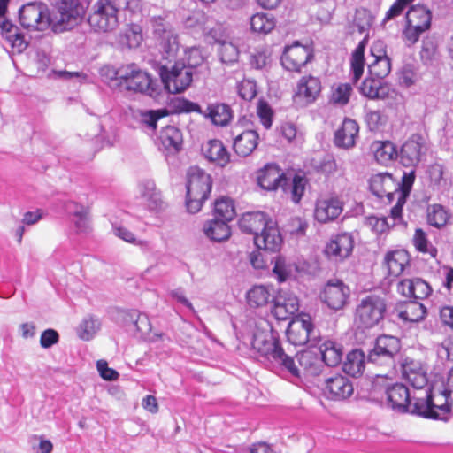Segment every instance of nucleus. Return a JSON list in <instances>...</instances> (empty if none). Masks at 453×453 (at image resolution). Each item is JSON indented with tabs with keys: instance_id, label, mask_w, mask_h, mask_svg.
<instances>
[{
	"instance_id": "nucleus-20",
	"label": "nucleus",
	"mask_w": 453,
	"mask_h": 453,
	"mask_svg": "<svg viewBox=\"0 0 453 453\" xmlns=\"http://www.w3.org/2000/svg\"><path fill=\"white\" fill-rule=\"evenodd\" d=\"M353 248V236L350 234L342 233L330 239L325 248V254L333 261H343L350 256Z\"/></svg>"
},
{
	"instance_id": "nucleus-64",
	"label": "nucleus",
	"mask_w": 453,
	"mask_h": 453,
	"mask_svg": "<svg viewBox=\"0 0 453 453\" xmlns=\"http://www.w3.org/2000/svg\"><path fill=\"white\" fill-rule=\"evenodd\" d=\"M437 355L441 360L453 361V339L446 340L438 346Z\"/></svg>"
},
{
	"instance_id": "nucleus-62",
	"label": "nucleus",
	"mask_w": 453,
	"mask_h": 453,
	"mask_svg": "<svg viewBox=\"0 0 453 453\" xmlns=\"http://www.w3.org/2000/svg\"><path fill=\"white\" fill-rule=\"evenodd\" d=\"M285 140L295 146H300L303 142V135L298 132L296 126L288 124L285 126Z\"/></svg>"
},
{
	"instance_id": "nucleus-12",
	"label": "nucleus",
	"mask_w": 453,
	"mask_h": 453,
	"mask_svg": "<svg viewBox=\"0 0 453 453\" xmlns=\"http://www.w3.org/2000/svg\"><path fill=\"white\" fill-rule=\"evenodd\" d=\"M19 22L27 29L43 31L51 27V19L45 4L30 3L19 10Z\"/></svg>"
},
{
	"instance_id": "nucleus-46",
	"label": "nucleus",
	"mask_w": 453,
	"mask_h": 453,
	"mask_svg": "<svg viewBox=\"0 0 453 453\" xmlns=\"http://www.w3.org/2000/svg\"><path fill=\"white\" fill-rule=\"evenodd\" d=\"M139 190L142 197L151 209H156L161 204V194L157 189L153 180H146L142 181L139 185Z\"/></svg>"
},
{
	"instance_id": "nucleus-39",
	"label": "nucleus",
	"mask_w": 453,
	"mask_h": 453,
	"mask_svg": "<svg viewBox=\"0 0 453 453\" xmlns=\"http://www.w3.org/2000/svg\"><path fill=\"white\" fill-rule=\"evenodd\" d=\"M162 146L172 153L178 152L181 148L182 135L180 131L173 126H167L160 133Z\"/></svg>"
},
{
	"instance_id": "nucleus-45",
	"label": "nucleus",
	"mask_w": 453,
	"mask_h": 453,
	"mask_svg": "<svg viewBox=\"0 0 453 453\" xmlns=\"http://www.w3.org/2000/svg\"><path fill=\"white\" fill-rule=\"evenodd\" d=\"M274 18L265 12H257L250 18V28L253 32L266 35L275 27Z\"/></svg>"
},
{
	"instance_id": "nucleus-8",
	"label": "nucleus",
	"mask_w": 453,
	"mask_h": 453,
	"mask_svg": "<svg viewBox=\"0 0 453 453\" xmlns=\"http://www.w3.org/2000/svg\"><path fill=\"white\" fill-rule=\"evenodd\" d=\"M248 304L252 308H259L270 303V313L277 320L283 319V302L280 290L277 292L271 286L255 285L246 294Z\"/></svg>"
},
{
	"instance_id": "nucleus-49",
	"label": "nucleus",
	"mask_w": 453,
	"mask_h": 453,
	"mask_svg": "<svg viewBox=\"0 0 453 453\" xmlns=\"http://www.w3.org/2000/svg\"><path fill=\"white\" fill-rule=\"evenodd\" d=\"M426 311L425 306L417 301L406 303L403 311L399 312V318L404 321L418 322L423 319Z\"/></svg>"
},
{
	"instance_id": "nucleus-9",
	"label": "nucleus",
	"mask_w": 453,
	"mask_h": 453,
	"mask_svg": "<svg viewBox=\"0 0 453 453\" xmlns=\"http://www.w3.org/2000/svg\"><path fill=\"white\" fill-rule=\"evenodd\" d=\"M386 303L382 297L371 295L362 299L356 309L355 321L358 326L372 328L384 318Z\"/></svg>"
},
{
	"instance_id": "nucleus-25",
	"label": "nucleus",
	"mask_w": 453,
	"mask_h": 453,
	"mask_svg": "<svg viewBox=\"0 0 453 453\" xmlns=\"http://www.w3.org/2000/svg\"><path fill=\"white\" fill-rule=\"evenodd\" d=\"M254 242L258 249L271 252H280L283 243V237L277 224L270 219L268 226L260 235L254 237Z\"/></svg>"
},
{
	"instance_id": "nucleus-47",
	"label": "nucleus",
	"mask_w": 453,
	"mask_h": 453,
	"mask_svg": "<svg viewBox=\"0 0 453 453\" xmlns=\"http://www.w3.org/2000/svg\"><path fill=\"white\" fill-rule=\"evenodd\" d=\"M391 69L390 59L387 57L386 52L380 51L376 55V59L368 65V71L373 80H380L386 77Z\"/></svg>"
},
{
	"instance_id": "nucleus-1",
	"label": "nucleus",
	"mask_w": 453,
	"mask_h": 453,
	"mask_svg": "<svg viewBox=\"0 0 453 453\" xmlns=\"http://www.w3.org/2000/svg\"><path fill=\"white\" fill-rule=\"evenodd\" d=\"M453 395V368L449 371L444 391L438 395L429 389L426 390V396L417 397L412 411L426 418L444 419L449 411V400Z\"/></svg>"
},
{
	"instance_id": "nucleus-23",
	"label": "nucleus",
	"mask_w": 453,
	"mask_h": 453,
	"mask_svg": "<svg viewBox=\"0 0 453 453\" xmlns=\"http://www.w3.org/2000/svg\"><path fill=\"white\" fill-rule=\"evenodd\" d=\"M415 175L413 172L410 173H404L402 178V182H396L395 188V201L396 203L392 207L390 211V218L393 220V225L402 220L403 207L406 203V199L409 196L411 188L414 182Z\"/></svg>"
},
{
	"instance_id": "nucleus-38",
	"label": "nucleus",
	"mask_w": 453,
	"mask_h": 453,
	"mask_svg": "<svg viewBox=\"0 0 453 453\" xmlns=\"http://www.w3.org/2000/svg\"><path fill=\"white\" fill-rule=\"evenodd\" d=\"M365 366V356L360 349H354L350 351L343 363V371L352 376H360Z\"/></svg>"
},
{
	"instance_id": "nucleus-14",
	"label": "nucleus",
	"mask_w": 453,
	"mask_h": 453,
	"mask_svg": "<svg viewBox=\"0 0 453 453\" xmlns=\"http://www.w3.org/2000/svg\"><path fill=\"white\" fill-rule=\"evenodd\" d=\"M252 348L268 359L277 363L279 368L283 365V350L280 339L275 338L272 332L257 331L251 341Z\"/></svg>"
},
{
	"instance_id": "nucleus-48",
	"label": "nucleus",
	"mask_w": 453,
	"mask_h": 453,
	"mask_svg": "<svg viewBox=\"0 0 453 453\" xmlns=\"http://www.w3.org/2000/svg\"><path fill=\"white\" fill-rule=\"evenodd\" d=\"M100 326V320L94 316L88 315L79 325L77 334L81 340L89 341L96 335Z\"/></svg>"
},
{
	"instance_id": "nucleus-15",
	"label": "nucleus",
	"mask_w": 453,
	"mask_h": 453,
	"mask_svg": "<svg viewBox=\"0 0 453 453\" xmlns=\"http://www.w3.org/2000/svg\"><path fill=\"white\" fill-rule=\"evenodd\" d=\"M10 0H0V28L2 37L10 44L12 50L22 53L28 45L19 28L5 18Z\"/></svg>"
},
{
	"instance_id": "nucleus-56",
	"label": "nucleus",
	"mask_w": 453,
	"mask_h": 453,
	"mask_svg": "<svg viewBox=\"0 0 453 453\" xmlns=\"http://www.w3.org/2000/svg\"><path fill=\"white\" fill-rule=\"evenodd\" d=\"M308 224L301 217H295L288 220L287 224V232L291 237H303L306 233Z\"/></svg>"
},
{
	"instance_id": "nucleus-60",
	"label": "nucleus",
	"mask_w": 453,
	"mask_h": 453,
	"mask_svg": "<svg viewBox=\"0 0 453 453\" xmlns=\"http://www.w3.org/2000/svg\"><path fill=\"white\" fill-rule=\"evenodd\" d=\"M165 115V112L160 111H139L141 122L151 130H155L157 128V120Z\"/></svg>"
},
{
	"instance_id": "nucleus-24",
	"label": "nucleus",
	"mask_w": 453,
	"mask_h": 453,
	"mask_svg": "<svg viewBox=\"0 0 453 453\" xmlns=\"http://www.w3.org/2000/svg\"><path fill=\"white\" fill-rule=\"evenodd\" d=\"M370 189L379 198L386 197L388 203L395 200L396 181L388 173L374 174L369 180Z\"/></svg>"
},
{
	"instance_id": "nucleus-51",
	"label": "nucleus",
	"mask_w": 453,
	"mask_h": 453,
	"mask_svg": "<svg viewBox=\"0 0 453 453\" xmlns=\"http://www.w3.org/2000/svg\"><path fill=\"white\" fill-rule=\"evenodd\" d=\"M320 87H297L293 96L294 103L299 107H304L315 101L320 92Z\"/></svg>"
},
{
	"instance_id": "nucleus-58",
	"label": "nucleus",
	"mask_w": 453,
	"mask_h": 453,
	"mask_svg": "<svg viewBox=\"0 0 453 453\" xmlns=\"http://www.w3.org/2000/svg\"><path fill=\"white\" fill-rule=\"evenodd\" d=\"M426 30H428V28L422 27L421 26L416 27L415 25H409L406 23V27L403 31V40L408 45H412L418 41L421 34Z\"/></svg>"
},
{
	"instance_id": "nucleus-54",
	"label": "nucleus",
	"mask_w": 453,
	"mask_h": 453,
	"mask_svg": "<svg viewBox=\"0 0 453 453\" xmlns=\"http://www.w3.org/2000/svg\"><path fill=\"white\" fill-rule=\"evenodd\" d=\"M218 54L221 62L232 64L237 61L239 50L236 46L231 42H221L218 49Z\"/></svg>"
},
{
	"instance_id": "nucleus-18",
	"label": "nucleus",
	"mask_w": 453,
	"mask_h": 453,
	"mask_svg": "<svg viewBox=\"0 0 453 453\" xmlns=\"http://www.w3.org/2000/svg\"><path fill=\"white\" fill-rule=\"evenodd\" d=\"M349 288L339 280H331L324 287L321 294V301L333 311L342 309L349 296Z\"/></svg>"
},
{
	"instance_id": "nucleus-33",
	"label": "nucleus",
	"mask_w": 453,
	"mask_h": 453,
	"mask_svg": "<svg viewBox=\"0 0 453 453\" xmlns=\"http://www.w3.org/2000/svg\"><path fill=\"white\" fill-rule=\"evenodd\" d=\"M203 231L207 238L217 242L226 241L231 236L228 222L216 218L207 220L203 225Z\"/></svg>"
},
{
	"instance_id": "nucleus-21",
	"label": "nucleus",
	"mask_w": 453,
	"mask_h": 453,
	"mask_svg": "<svg viewBox=\"0 0 453 453\" xmlns=\"http://www.w3.org/2000/svg\"><path fill=\"white\" fill-rule=\"evenodd\" d=\"M158 73L164 85H191L195 73L184 64L175 62L171 67L161 65Z\"/></svg>"
},
{
	"instance_id": "nucleus-41",
	"label": "nucleus",
	"mask_w": 453,
	"mask_h": 453,
	"mask_svg": "<svg viewBox=\"0 0 453 453\" xmlns=\"http://www.w3.org/2000/svg\"><path fill=\"white\" fill-rule=\"evenodd\" d=\"M421 144L416 140H409L405 142L398 154L401 163L405 166H411L416 165L421 155Z\"/></svg>"
},
{
	"instance_id": "nucleus-44",
	"label": "nucleus",
	"mask_w": 453,
	"mask_h": 453,
	"mask_svg": "<svg viewBox=\"0 0 453 453\" xmlns=\"http://www.w3.org/2000/svg\"><path fill=\"white\" fill-rule=\"evenodd\" d=\"M212 123L217 126H226L232 119L233 114L230 107L225 104H211L208 107L206 114Z\"/></svg>"
},
{
	"instance_id": "nucleus-17",
	"label": "nucleus",
	"mask_w": 453,
	"mask_h": 453,
	"mask_svg": "<svg viewBox=\"0 0 453 453\" xmlns=\"http://www.w3.org/2000/svg\"><path fill=\"white\" fill-rule=\"evenodd\" d=\"M386 393L388 403L393 410L398 412H410L418 415L412 411L415 407L417 397H423L421 394L419 395H413L411 396L408 388L402 383H395L388 388Z\"/></svg>"
},
{
	"instance_id": "nucleus-61",
	"label": "nucleus",
	"mask_w": 453,
	"mask_h": 453,
	"mask_svg": "<svg viewBox=\"0 0 453 453\" xmlns=\"http://www.w3.org/2000/svg\"><path fill=\"white\" fill-rule=\"evenodd\" d=\"M351 87H335L331 95V102L338 104H346L349 102Z\"/></svg>"
},
{
	"instance_id": "nucleus-42",
	"label": "nucleus",
	"mask_w": 453,
	"mask_h": 453,
	"mask_svg": "<svg viewBox=\"0 0 453 453\" xmlns=\"http://www.w3.org/2000/svg\"><path fill=\"white\" fill-rule=\"evenodd\" d=\"M432 20L431 12L424 5H413L406 14V23L430 28Z\"/></svg>"
},
{
	"instance_id": "nucleus-4",
	"label": "nucleus",
	"mask_w": 453,
	"mask_h": 453,
	"mask_svg": "<svg viewBox=\"0 0 453 453\" xmlns=\"http://www.w3.org/2000/svg\"><path fill=\"white\" fill-rule=\"evenodd\" d=\"M99 74L105 81H117L119 85H152L153 78L135 63L123 64L116 68L105 65L99 70Z\"/></svg>"
},
{
	"instance_id": "nucleus-22",
	"label": "nucleus",
	"mask_w": 453,
	"mask_h": 453,
	"mask_svg": "<svg viewBox=\"0 0 453 453\" xmlns=\"http://www.w3.org/2000/svg\"><path fill=\"white\" fill-rule=\"evenodd\" d=\"M312 58V50L309 45L295 42L285 45V69L299 71Z\"/></svg>"
},
{
	"instance_id": "nucleus-34",
	"label": "nucleus",
	"mask_w": 453,
	"mask_h": 453,
	"mask_svg": "<svg viewBox=\"0 0 453 453\" xmlns=\"http://www.w3.org/2000/svg\"><path fill=\"white\" fill-rule=\"evenodd\" d=\"M258 134L255 130H246L238 134L234 140V150L241 157L250 156L257 148Z\"/></svg>"
},
{
	"instance_id": "nucleus-13",
	"label": "nucleus",
	"mask_w": 453,
	"mask_h": 453,
	"mask_svg": "<svg viewBox=\"0 0 453 453\" xmlns=\"http://www.w3.org/2000/svg\"><path fill=\"white\" fill-rule=\"evenodd\" d=\"M121 325L125 330L135 338L155 341L150 335L151 325L146 314L136 310L123 311L120 312Z\"/></svg>"
},
{
	"instance_id": "nucleus-35",
	"label": "nucleus",
	"mask_w": 453,
	"mask_h": 453,
	"mask_svg": "<svg viewBox=\"0 0 453 453\" xmlns=\"http://www.w3.org/2000/svg\"><path fill=\"white\" fill-rule=\"evenodd\" d=\"M403 375L407 381L416 389H430L427 387V377L426 372L418 365L411 364L403 366ZM431 392V390H429ZM426 396V391L424 395Z\"/></svg>"
},
{
	"instance_id": "nucleus-19",
	"label": "nucleus",
	"mask_w": 453,
	"mask_h": 453,
	"mask_svg": "<svg viewBox=\"0 0 453 453\" xmlns=\"http://www.w3.org/2000/svg\"><path fill=\"white\" fill-rule=\"evenodd\" d=\"M343 211V203L336 196L319 198L316 201L314 218L321 223L326 224L335 220Z\"/></svg>"
},
{
	"instance_id": "nucleus-63",
	"label": "nucleus",
	"mask_w": 453,
	"mask_h": 453,
	"mask_svg": "<svg viewBox=\"0 0 453 453\" xmlns=\"http://www.w3.org/2000/svg\"><path fill=\"white\" fill-rule=\"evenodd\" d=\"M97 370L100 376L105 380H116L119 378V373L112 368L108 367V364L104 360H99L96 364Z\"/></svg>"
},
{
	"instance_id": "nucleus-10",
	"label": "nucleus",
	"mask_w": 453,
	"mask_h": 453,
	"mask_svg": "<svg viewBox=\"0 0 453 453\" xmlns=\"http://www.w3.org/2000/svg\"><path fill=\"white\" fill-rule=\"evenodd\" d=\"M288 341L296 346H302L310 341L315 342L319 337L313 325L311 318L306 313H298L288 322V328L285 331Z\"/></svg>"
},
{
	"instance_id": "nucleus-28",
	"label": "nucleus",
	"mask_w": 453,
	"mask_h": 453,
	"mask_svg": "<svg viewBox=\"0 0 453 453\" xmlns=\"http://www.w3.org/2000/svg\"><path fill=\"white\" fill-rule=\"evenodd\" d=\"M270 219L262 211L246 212L239 219V226L244 233L253 234L254 237L263 232L268 226Z\"/></svg>"
},
{
	"instance_id": "nucleus-26",
	"label": "nucleus",
	"mask_w": 453,
	"mask_h": 453,
	"mask_svg": "<svg viewBox=\"0 0 453 453\" xmlns=\"http://www.w3.org/2000/svg\"><path fill=\"white\" fill-rule=\"evenodd\" d=\"M397 291L403 296L418 300L427 298L432 293L431 286L420 278L405 279L397 284Z\"/></svg>"
},
{
	"instance_id": "nucleus-29",
	"label": "nucleus",
	"mask_w": 453,
	"mask_h": 453,
	"mask_svg": "<svg viewBox=\"0 0 453 453\" xmlns=\"http://www.w3.org/2000/svg\"><path fill=\"white\" fill-rule=\"evenodd\" d=\"M257 183L265 190L274 191L283 180V172L275 164H267L257 173Z\"/></svg>"
},
{
	"instance_id": "nucleus-31",
	"label": "nucleus",
	"mask_w": 453,
	"mask_h": 453,
	"mask_svg": "<svg viewBox=\"0 0 453 453\" xmlns=\"http://www.w3.org/2000/svg\"><path fill=\"white\" fill-rule=\"evenodd\" d=\"M357 123L350 119H345L341 128L334 134V143L337 147L349 149L355 145V139L358 134Z\"/></svg>"
},
{
	"instance_id": "nucleus-2",
	"label": "nucleus",
	"mask_w": 453,
	"mask_h": 453,
	"mask_svg": "<svg viewBox=\"0 0 453 453\" xmlns=\"http://www.w3.org/2000/svg\"><path fill=\"white\" fill-rule=\"evenodd\" d=\"M187 87H127L128 92L148 95L160 104H166L180 112H200V106L187 99L176 96L185 91Z\"/></svg>"
},
{
	"instance_id": "nucleus-3",
	"label": "nucleus",
	"mask_w": 453,
	"mask_h": 453,
	"mask_svg": "<svg viewBox=\"0 0 453 453\" xmlns=\"http://www.w3.org/2000/svg\"><path fill=\"white\" fill-rule=\"evenodd\" d=\"M212 186L211 175L198 166H191L188 172L186 206L190 213L198 212L207 200Z\"/></svg>"
},
{
	"instance_id": "nucleus-11",
	"label": "nucleus",
	"mask_w": 453,
	"mask_h": 453,
	"mask_svg": "<svg viewBox=\"0 0 453 453\" xmlns=\"http://www.w3.org/2000/svg\"><path fill=\"white\" fill-rule=\"evenodd\" d=\"M401 349L398 338L390 335H381L377 338L373 349L369 352L368 361L378 365L393 367L395 356Z\"/></svg>"
},
{
	"instance_id": "nucleus-57",
	"label": "nucleus",
	"mask_w": 453,
	"mask_h": 453,
	"mask_svg": "<svg viewBox=\"0 0 453 453\" xmlns=\"http://www.w3.org/2000/svg\"><path fill=\"white\" fill-rule=\"evenodd\" d=\"M257 113L264 127L269 129L272 126L273 116V111L269 104L260 100L257 106Z\"/></svg>"
},
{
	"instance_id": "nucleus-50",
	"label": "nucleus",
	"mask_w": 453,
	"mask_h": 453,
	"mask_svg": "<svg viewBox=\"0 0 453 453\" xmlns=\"http://www.w3.org/2000/svg\"><path fill=\"white\" fill-rule=\"evenodd\" d=\"M214 218L231 221L235 216V210L233 201L229 198L221 197L214 203Z\"/></svg>"
},
{
	"instance_id": "nucleus-43",
	"label": "nucleus",
	"mask_w": 453,
	"mask_h": 453,
	"mask_svg": "<svg viewBox=\"0 0 453 453\" xmlns=\"http://www.w3.org/2000/svg\"><path fill=\"white\" fill-rule=\"evenodd\" d=\"M450 217L449 211L441 204H432L427 208V222L436 228L445 226Z\"/></svg>"
},
{
	"instance_id": "nucleus-16",
	"label": "nucleus",
	"mask_w": 453,
	"mask_h": 453,
	"mask_svg": "<svg viewBox=\"0 0 453 453\" xmlns=\"http://www.w3.org/2000/svg\"><path fill=\"white\" fill-rule=\"evenodd\" d=\"M323 394L332 401H345L354 393V386L346 376L336 373L326 378L322 386Z\"/></svg>"
},
{
	"instance_id": "nucleus-30",
	"label": "nucleus",
	"mask_w": 453,
	"mask_h": 453,
	"mask_svg": "<svg viewBox=\"0 0 453 453\" xmlns=\"http://www.w3.org/2000/svg\"><path fill=\"white\" fill-rule=\"evenodd\" d=\"M204 157L215 165L225 167L230 161V154L219 140H211L203 146Z\"/></svg>"
},
{
	"instance_id": "nucleus-59",
	"label": "nucleus",
	"mask_w": 453,
	"mask_h": 453,
	"mask_svg": "<svg viewBox=\"0 0 453 453\" xmlns=\"http://www.w3.org/2000/svg\"><path fill=\"white\" fill-rule=\"evenodd\" d=\"M185 58L188 67L193 70L203 63L204 58L199 47H190L185 50Z\"/></svg>"
},
{
	"instance_id": "nucleus-6",
	"label": "nucleus",
	"mask_w": 453,
	"mask_h": 453,
	"mask_svg": "<svg viewBox=\"0 0 453 453\" xmlns=\"http://www.w3.org/2000/svg\"><path fill=\"white\" fill-rule=\"evenodd\" d=\"M85 15V8L79 0H61L56 12L50 15L54 32L70 30L79 25Z\"/></svg>"
},
{
	"instance_id": "nucleus-36",
	"label": "nucleus",
	"mask_w": 453,
	"mask_h": 453,
	"mask_svg": "<svg viewBox=\"0 0 453 453\" xmlns=\"http://www.w3.org/2000/svg\"><path fill=\"white\" fill-rule=\"evenodd\" d=\"M385 261L388 273L392 276H399L409 265V255L404 250H394L387 254Z\"/></svg>"
},
{
	"instance_id": "nucleus-27",
	"label": "nucleus",
	"mask_w": 453,
	"mask_h": 453,
	"mask_svg": "<svg viewBox=\"0 0 453 453\" xmlns=\"http://www.w3.org/2000/svg\"><path fill=\"white\" fill-rule=\"evenodd\" d=\"M158 39V45L165 58H175L179 50L180 42L177 33L170 27H163L156 30Z\"/></svg>"
},
{
	"instance_id": "nucleus-55",
	"label": "nucleus",
	"mask_w": 453,
	"mask_h": 453,
	"mask_svg": "<svg viewBox=\"0 0 453 453\" xmlns=\"http://www.w3.org/2000/svg\"><path fill=\"white\" fill-rule=\"evenodd\" d=\"M307 183V179L303 175L296 174L294 176L289 188L291 201L293 203H298L301 201L305 192Z\"/></svg>"
},
{
	"instance_id": "nucleus-40",
	"label": "nucleus",
	"mask_w": 453,
	"mask_h": 453,
	"mask_svg": "<svg viewBox=\"0 0 453 453\" xmlns=\"http://www.w3.org/2000/svg\"><path fill=\"white\" fill-rule=\"evenodd\" d=\"M372 149L376 161L382 165H387L398 157L395 146L388 141H376L372 143Z\"/></svg>"
},
{
	"instance_id": "nucleus-53",
	"label": "nucleus",
	"mask_w": 453,
	"mask_h": 453,
	"mask_svg": "<svg viewBox=\"0 0 453 453\" xmlns=\"http://www.w3.org/2000/svg\"><path fill=\"white\" fill-rule=\"evenodd\" d=\"M413 243L419 252L426 253L430 255L432 257H436L437 249L429 242L426 233L422 229H416L413 236Z\"/></svg>"
},
{
	"instance_id": "nucleus-5",
	"label": "nucleus",
	"mask_w": 453,
	"mask_h": 453,
	"mask_svg": "<svg viewBox=\"0 0 453 453\" xmlns=\"http://www.w3.org/2000/svg\"><path fill=\"white\" fill-rule=\"evenodd\" d=\"M91 30L98 34L113 31L119 24V8L114 0H96L88 16Z\"/></svg>"
},
{
	"instance_id": "nucleus-32",
	"label": "nucleus",
	"mask_w": 453,
	"mask_h": 453,
	"mask_svg": "<svg viewBox=\"0 0 453 453\" xmlns=\"http://www.w3.org/2000/svg\"><path fill=\"white\" fill-rule=\"evenodd\" d=\"M142 41V28L139 24H127L118 35V43L125 49H137Z\"/></svg>"
},
{
	"instance_id": "nucleus-52",
	"label": "nucleus",
	"mask_w": 453,
	"mask_h": 453,
	"mask_svg": "<svg viewBox=\"0 0 453 453\" xmlns=\"http://www.w3.org/2000/svg\"><path fill=\"white\" fill-rule=\"evenodd\" d=\"M364 47L359 44L354 50L351 60H350V70L352 74V80L356 83L361 78L364 73L365 58H364Z\"/></svg>"
},
{
	"instance_id": "nucleus-37",
	"label": "nucleus",
	"mask_w": 453,
	"mask_h": 453,
	"mask_svg": "<svg viewBox=\"0 0 453 453\" xmlns=\"http://www.w3.org/2000/svg\"><path fill=\"white\" fill-rule=\"evenodd\" d=\"M324 363L331 367L338 365L342 359V347L333 341H326L319 346Z\"/></svg>"
},
{
	"instance_id": "nucleus-7",
	"label": "nucleus",
	"mask_w": 453,
	"mask_h": 453,
	"mask_svg": "<svg viewBox=\"0 0 453 453\" xmlns=\"http://www.w3.org/2000/svg\"><path fill=\"white\" fill-rule=\"evenodd\" d=\"M320 368L321 362L311 350L298 352L295 357L285 354V370H288L295 384H298L303 377L319 375Z\"/></svg>"
}]
</instances>
